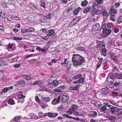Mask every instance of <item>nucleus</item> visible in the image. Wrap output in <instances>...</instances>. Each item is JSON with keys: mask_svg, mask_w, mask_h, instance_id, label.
<instances>
[{"mask_svg": "<svg viewBox=\"0 0 122 122\" xmlns=\"http://www.w3.org/2000/svg\"><path fill=\"white\" fill-rule=\"evenodd\" d=\"M61 96H59L57 98H56V100L57 102V103H59L61 100Z\"/></svg>", "mask_w": 122, "mask_h": 122, "instance_id": "nucleus-60", "label": "nucleus"}, {"mask_svg": "<svg viewBox=\"0 0 122 122\" xmlns=\"http://www.w3.org/2000/svg\"><path fill=\"white\" fill-rule=\"evenodd\" d=\"M61 80L60 78L57 77L55 80H53L52 83L54 86H56L58 84H60L61 82Z\"/></svg>", "mask_w": 122, "mask_h": 122, "instance_id": "nucleus-7", "label": "nucleus"}, {"mask_svg": "<svg viewBox=\"0 0 122 122\" xmlns=\"http://www.w3.org/2000/svg\"><path fill=\"white\" fill-rule=\"evenodd\" d=\"M46 19V17L42 15H39V21L41 22H44Z\"/></svg>", "mask_w": 122, "mask_h": 122, "instance_id": "nucleus-16", "label": "nucleus"}, {"mask_svg": "<svg viewBox=\"0 0 122 122\" xmlns=\"http://www.w3.org/2000/svg\"><path fill=\"white\" fill-rule=\"evenodd\" d=\"M39 51H41L43 52H44L46 51L45 49L41 48L40 47H39Z\"/></svg>", "mask_w": 122, "mask_h": 122, "instance_id": "nucleus-53", "label": "nucleus"}, {"mask_svg": "<svg viewBox=\"0 0 122 122\" xmlns=\"http://www.w3.org/2000/svg\"><path fill=\"white\" fill-rule=\"evenodd\" d=\"M114 32L115 33H117L119 31V29L117 28H114Z\"/></svg>", "mask_w": 122, "mask_h": 122, "instance_id": "nucleus-54", "label": "nucleus"}, {"mask_svg": "<svg viewBox=\"0 0 122 122\" xmlns=\"http://www.w3.org/2000/svg\"><path fill=\"white\" fill-rule=\"evenodd\" d=\"M119 82H115L113 84V86L112 87H110L112 88H113L115 87L116 88H118L119 87Z\"/></svg>", "mask_w": 122, "mask_h": 122, "instance_id": "nucleus-28", "label": "nucleus"}, {"mask_svg": "<svg viewBox=\"0 0 122 122\" xmlns=\"http://www.w3.org/2000/svg\"><path fill=\"white\" fill-rule=\"evenodd\" d=\"M54 31L53 30L51 29L49 30V34L50 36H52L54 33Z\"/></svg>", "mask_w": 122, "mask_h": 122, "instance_id": "nucleus-41", "label": "nucleus"}, {"mask_svg": "<svg viewBox=\"0 0 122 122\" xmlns=\"http://www.w3.org/2000/svg\"><path fill=\"white\" fill-rule=\"evenodd\" d=\"M112 94L115 96H119L118 93L117 92H116L115 91H112Z\"/></svg>", "mask_w": 122, "mask_h": 122, "instance_id": "nucleus-44", "label": "nucleus"}, {"mask_svg": "<svg viewBox=\"0 0 122 122\" xmlns=\"http://www.w3.org/2000/svg\"><path fill=\"white\" fill-rule=\"evenodd\" d=\"M81 19V18L80 17L78 16L75 17L69 24V26L71 27L75 25Z\"/></svg>", "mask_w": 122, "mask_h": 122, "instance_id": "nucleus-2", "label": "nucleus"}, {"mask_svg": "<svg viewBox=\"0 0 122 122\" xmlns=\"http://www.w3.org/2000/svg\"><path fill=\"white\" fill-rule=\"evenodd\" d=\"M116 55V54L115 53L113 52H111L110 53V56L112 58L117 57Z\"/></svg>", "mask_w": 122, "mask_h": 122, "instance_id": "nucleus-38", "label": "nucleus"}, {"mask_svg": "<svg viewBox=\"0 0 122 122\" xmlns=\"http://www.w3.org/2000/svg\"><path fill=\"white\" fill-rule=\"evenodd\" d=\"M12 86H10L8 87H5L1 91L0 94L2 95H3L7 91H10L12 89Z\"/></svg>", "mask_w": 122, "mask_h": 122, "instance_id": "nucleus-8", "label": "nucleus"}, {"mask_svg": "<svg viewBox=\"0 0 122 122\" xmlns=\"http://www.w3.org/2000/svg\"><path fill=\"white\" fill-rule=\"evenodd\" d=\"M110 13V12L109 11V13L108 14L107 12V11L105 10H103L102 11V14L104 16H105V17H107Z\"/></svg>", "mask_w": 122, "mask_h": 122, "instance_id": "nucleus-26", "label": "nucleus"}, {"mask_svg": "<svg viewBox=\"0 0 122 122\" xmlns=\"http://www.w3.org/2000/svg\"><path fill=\"white\" fill-rule=\"evenodd\" d=\"M114 15H112L111 16V17H110V20L113 21H115V19L114 18Z\"/></svg>", "mask_w": 122, "mask_h": 122, "instance_id": "nucleus-51", "label": "nucleus"}, {"mask_svg": "<svg viewBox=\"0 0 122 122\" xmlns=\"http://www.w3.org/2000/svg\"><path fill=\"white\" fill-rule=\"evenodd\" d=\"M110 103L112 104V105H115L116 104V102H115V101H112V100H111L110 101Z\"/></svg>", "mask_w": 122, "mask_h": 122, "instance_id": "nucleus-64", "label": "nucleus"}, {"mask_svg": "<svg viewBox=\"0 0 122 122\" xmlns=\"http://www.w3.org/2000/svg\"><path fill=\"white\" fill-rule=\"evenodd\" d=\"M114 25V24L111 22H108L107 24V28H112Z\"/></svg>", "mask_w": 122, "mask_h": 122, "instance_id": "nucleus-22", "label": "nucleus"}, {"mask_svg": "<svg viewBox=\"0 0 122 122\" xmlns=\"http://www.w3.org/2000/svg\"><path fill=\"white\" fill-rule=\"evenodd\" d=\"M62 116L64 117H66L70 119H72V117L69 116L68 115L66 114H62Z\"/></svg>", "mask_w": 122, "mask_h": 122, "instance_id": "nucleus-40", "label": "nucleus"}, {"mask_svg": "<svg viewBox=\"0 0 122 122\" xmlns=\"http://www.w3.org/2000/svg\"><path fill=\"white\" fill-rule=\"evenodd\" d=\"M65 80L67 82L70 83L72 81V79H69L68 77H67L65 78Z\"/></svg>", "mask_w": 122, "mask_h": 122, "instance_id": "nucleus-50", "label": "nucleus"}, {"mask_svg": "<svg viewBox=\"0 0 122 122\" xmlns=\"http://www.w3.org/2000/svg\"><path fill=\"white\" fill-rule=\"evenodd\" d=\"M95 7V5L93 4L91 5H89L88 7V8L89 9V10H90L94 9Z\"/></svg>", "mask_w": 122, "mask_h": 122, "instance_id": "nucleus-45", "label": "nucleus"}, {"mask_svg": "<svg viewBox=\"0 0 122 122\" xmlns=\"http://www.w3.org/2000/svg\"><path fill=\"white\" fill-rule=\"evenodd\" d=\"M21 116H16L14 118V119L15 120V121L18 122V120H19L21 117Z\"/></svg>", "mask_w": 122, "mask_h": 122, "instance_id": "nucleus-47", "label": "nucleus"}, {"mask_svg": "<svg viewBox=\"0 0 122 122\" xmlns=\"http://www.w3.org/2000/svg\"><path fill=\"white\" fill-rule=\"evenodd\" d=\"M115 79H122V74L120 73L115 74Z\"/></svg>", "mask_w": 122, "mask_h": 122, "instance_id": "nucleus-19", "label": "nucleus"}, {"mask_svg": "<svg viewBox=\"0 0 122 122\" xmlns=\"http://www.w3.org/2000/svg\"><path fill=\"white\" fill-rule=\"evenodd\" d=\"M74 114V115L76 116H81L80 112L79 111H77L76 110L75 111Z\"/></svg>", "mask_w": 122, "mask_h": 122, "instance_id": "nucleus-32", "label": "nucleus"}, {"mask_svg": "<svg viewBox=\"0 0 122 122\" xmlns=\"http://www.w3.org/2000/svg\"><path fill=\"white\" fill-rule=\"evenodd\" d=\"M13 43H12L11 44H9L8 46V49L10 51H11V49L12 48V47L13 45Z\"/></svg>", "mask_w": 122, "mask_h": 122, "instance_id": "nucleus-57", "label": "nucleus"}, {"mask_svg": "<svg viewBox=\"0 0 122 122\" xmlns=\"http://www.w3.org/2000/svg\"><path fill=\"white\" fill-rule=\"evenodd\" d=\"M122 22V16H120L118 19V24Z\"/></svg>", "mask_w": 122, "mask_h": 122, "instance_id": "nucleus-46", "label": "nucleus"}, {"mask_svg": "<svg viewBox=\"0 0 122 122\" xmlns=\"http://www.w3.org/2000/svg\"><path fill=\"white\" fill-rule=\"evenodd\" d=\"M77 108V106L73 105L70 108L68 111L67 112V113L69 115H71L73 113L74 114L75 111H76Z\"/></svg>", "mask_w": 122, "mask_h": 122, "instance_id": "nucleus-5", "label": "nucleus"}, {"mask_svg": "<svg viewBox=\"0 0 122 122\" xmlns=\"http://www.w3.org/2000/svg\"><path fill=\"white\" fill-rule=\"evenodd\" d=\"M80 86V84H78L75 86H72L70 87L69 89L71 90L77 91L79 90Z\"/></svg>", "mask_w": 122, "mask_h": 122, "instance_id": "nucleus-11", "label": "nucleus"}, {"mask_svg": "<svg viewBox=\"0 0 122 122\" xmlns=\"http://www.w3.org/2000/svg\"><path fill=\"white\" fill-rule=\"evenodd\" d=\"M110 110L113 114H115L119 112L121 110V109L115 107L112 105H109Z\"/></svg>", "mask_w": 122, "mask_h": 122, "instance_id": "nucleus-3", "label": "nucleus"}, {"mask_svg": "<svg viewBox=\"0 0 122 122\" xmlns=\"http://www.w3.org/2000/svg\"><path fill=\"white\" fill-rule=\"evenodd\" d=\"M115 74H113V73H110L108 75V76L109 78L112 80H115Z\"/></svg>", "mask_w": 122, "mask_h": 122, "instance_id": "nucleus-24", "label": "nucleus"}, {"mask_svg": "<svg viewBox=\"0 0 122 122\" xmlns=\"http://www.w3.org/2000/svg\"><path fill=\"white\" fill-rule=\"evenodd\" d=\"M81 8L80 7H78L76 8L74 10L73 12L74 15H77L78 14L80 10H81Z\"/></svg>", "mask_w": 122, "mask_h": 122, "instance_id": "nucleus-17", "label": "nucleus"}, {"mask_svg": "<svg viewBox=\"0 0 122 122\" xmlns=\"http://www.w3.org/2000/svg\"><path fill=\"white\" fill-rule=\"evenodd\" d=\"M58 109L59 110H61L64 109V108L63 107V106L62 105H61V106H59L58 107Z\"/></svg>", "mask_w": 122, "mask_h": 122, "instance_id": "nucleus-62", "label": "nucleus"}, {"mask_svg": "<svg viewBox=\"0 0 122 122\" xmlns=\"http://www.w3.org/2000/svg\"><path fill=\"white\" fill-rule=\"evenodd\" d=\"M18 98L20 99H22L24 98L25 97V96L23 95L22 93L20 92L19 93V95L18 96Z\"/></svg>", "mask_w": 122, "mask_h": 122, "instance_id": "nucleus-39", "label": "nucleus"}, {"mask_svg": "<svg viewBox=\"0 0 122 122\" xmlns=\"http://www.w3.org/2000/svg\"><path fill=\"white\" fill-rule=\"evenodd\" d=\"M109 61H106L105 63L103 64L104 65V67H105L107 66L108 63Z\"/></svg>", "mask_w": 122, "mask_h": 122, "instance_id": "nucleus-59", "label": "nucleus"}, {"mask_svg": "<svg viewBox=\"0 0 122 122\" xmlns=\"http://www.w3.org/2000/svg\"><path fill=\"white\" fill-rule=\"evenodd\" d=\"M91 113L90 115L91 116L93 117H96L97 116V113L96 111H92L91 112Z\"/></svg>", "mask_w": 122, "mask_h": 122, "instance_id": "nucleus-20", "label": "nucleus"}, {"mask_svg": "<svg viewBox=\"0 0 122 122\" xmlns=\"http://www.w3.org/2000/svg\"><path fill=\"white\" fill-rule=\"evenodd\" d=\"M100 27V25L99 23L96 24L94 26H93L92 28V30H94V31H98Z\"/></svg>", "mask_w": 122, "mask_h": 122, "instance_id": "nucleus-18", "label": "nucleus"}, {"mask_svg": "<svg viewBox=\"0 0 122 122\" xmlns=\"http://www.w3.org/2000/svg\"><path fill=\"white\" fill-rule=\"evenodd\" d=\"M109 11L110 12H111L114 15L117 14V10L116 9L114 8L113 6H112L111 7Z\"/></svg>", "mask_w": 122, "mask_h": 122, "instance_id": "nucleus-14", "label": "nucleus"}, {"mask_svg": "<svg viewBox=\"0 0 122 122\" xmlns=\"http://www.w3.org/2000/svg\"><path fill=\"white\" fill-rule=\"evenodd\" d=\"M53 104H55L57 103V102L56 100V98L54 99L51 102Z\"/></svg>", "mask_w": 122, "mask_h": 122, "instance_id": "nucleus-56", "label": "nucleus"}, {"mask_svg": "<svg viewBox=\"0 0 122 122\" xmlns=\"http://www.w3.org/2000/svg\"><path fill=\"white\" fill-rule=\"evenodd\" d=\"M84 57L78 54H74L72 58L73 65L76 66H80L86 62Z\"/></svg>", "mask_w": 122, "mask_h": 122, "instance_id": "nucleus-1", "label": "nucleus"}, {"mask_svg": "<svg viewBox=\"0 0 122 122\" xmlns=\"http://www.w3.org/2000/svg\"><path fill=\"white\" fill-rule=\"evenodd\" d=\"M101 102L99 100H96L95 105L96 106L99 107L101 105Z\"/></svg>", "mask_w": 122, "mask_h": 122, "instance_id": "nucleus-36", "label": "nucleus"}, {"mask_svg": "<svg viewBox=\"0 0 122 122\" xmlns=\"http://www.w3.org/2000/svg\"><path fill=\"white\" fill-rule=\"evenodd\" d=\"M69 99V97L66 95H63L62 96L61 98V101L63 102H66L68 101Z\"/></svg>", "mask_w": 122, "mask_h": 122, "instance_id": "nucleus-12", "label": "nucleus"}, {"mask_svg": "<svg viewBox=\"0 0 122 122\" xmlns=\"http://www.w3.org/2000/svg\"><path fill=\"white\" fill-rule=\"evenodd\" d=\"M67 60V58H65L64 59V62H62L61 63V65H63L64 64H65L66 63V61Z\"/></svg>", "mask_w": 122, "mask_h": 122, "instance_id": "nucleus-63", "label": "nucleus"}, {"mask_svg": "<svg viewBox=\"0 0 122 122\" xmlns=\"http://www.w3.org/2000/svg\"><path fill=\"white\" fill-rule=\"evenodd\" d=\"M25 82L24 81H20L16 83V84L17 85H21L22 84L25 85Z\"/></svg>", "mask_w": 122, "mask_h": 122, "instance_id": "nucleus-35", "label": "nucleus"}, {"mask_svg": "<svg viewBox=\"0 0 122 122\" xmlns=\"http://www.w3.org/2000/svg\"><path fill=\"white\" fill-rule=\"evenodd\" d=\"M14 39L15 41L19 40L20 41L22 40V38L20 37H15L14 38Z\"/></svg>", "mask_w": 122, "mask_h": 122, "instance_id": "nucleus-48", "label": "nucleus"}, {"mask_svg": "<svg viewBox=\"0 0 122 122\" xmlns=\"http://www.w3.org/2000/svg\"><path fill=\"white\" fill-rule=\"evenodd\" d=\"M96 48L98 50L105 48V46L104 44L101 41H100L99 44L97 45Z\"/></svg>", "mask_w": 122, "mask_h": 122, "instance_id": "nucleus-9", "label": "nucleus"}, {"mask_svg": "<svg viewBox=\"0 0 122 122\" xmlns=\"http://www.w3.org/2000/svg\"><path fill=\"white\" fill-rule=\"evenodd\" d=\"M89 11V9L88 8V7H86L85 9H84L83 11L84 13H86Z\"/></svg>", "mask_w": 122, "mask_h": 122, "instance_id": "nucleus-43", "label": "nucleus"}, {"mask_svg": "<svg viewBox=\"0 0 122 122\" xmlns=\"http://www.w3.org/2000/svg\"><path fill=\"white\" fill-rule=\"evenodd\" d=\"M47 116L50 118H55L58 115V113H57L49 112L47 113Z\"/></svg>", "mask_w": 122, "mask_h": 122, "instance_id": "nucleus-13", "label": "nucleus"}, {"mask_svg": "<svg viewBox=\"0 0 122 122\" xmlns=\"http://www.w3.org/2000/svg\"><path fill=\"white\" fill-rule=\"evenodd\" d=\"M41 98L44 101L46 102H48L50 101V98L49 97L46 98L42 97Z\"/></svg>", "mask_w": 122, "mask_h": 122, "instance_id": "nucleus-37", "label": "nucleus"}, {"mask_svg": "<svg viewBox=\"0 0 122 122\" xmlns=\"http://www.w3.org/2000/svg\"><path fill=\"white\" fill-rule=\"evenodd\" d=\"M107 109L106 106L104 105L102 106L100 109V111L101 112H105Z\"/></svg>", "mask_w": 122, "mask_h": 122, "instance_id": "nucleus-21", "label": "nucleus"}, {"mask_svg": "<svg viewBox=\"0 0 122 122\" xmlns=\"http://www.w3.org/2000/svg\"><path fill=\"white\" fill-rule=\"evenodd\" d=\"M121 4L119 2H117L114 5L115 7V8H117L120 6Z\"/></svg>", "mask_w": 122, "mask_h": 122, "instance_id": "nucleus-49", "label": "nucleus"}, {"mask_svg": "<svg viewBox=\"0 0 122 122\" xmlns=\"http://www.w3.org/2000/svg\"><path fill=\"white\" fill-rule=\"evenodd\" d=\"M25 78L26 80L27 81H29L31 79V77L29 75H26Z\"/></svg>", "mask_w": 122, "mask_h": 122, "instance_id": "nucleus-55", "label": "nucleus"}, {"mask_svg": "<svg viewBox=\"0 0 122 122\" xmlns=\"http://www.w3.org/2000/svg\"><path fill=\"white\" fill-rule=\"evenodd\" d=\"M25 118H26L28 120L34 119L36 118V115L33 113H30L28 116L27 117H25Z\"/></svg>", "mask_w": 122, "mask_h": 122, "instance_id": "nucleus-10", "label": "nucleus"}, {"mask_svg": "<svg viewBox=\"0 0 122 122\" xmlns=\"http://www.w3.org/2000/svg\"><path fill=\"white\" fill-rule=\"evenodd\" d=\"M8 104L10 105L14 104L15 102L14 101L12 98H10L8 100Z\"/></svg>", "mask_w": 122, "mask_h": 122, "instance_id": "nucleus-29", "label": "nucleus"}, {"mask_svg": "<svg viewBox=\"0 0 122 122\" xmlns=\"http://www.w3.org/2000/svg\"><path fill=\"white\" fill-rule=\"evenodd\" d=\"M107 24H103L102 26V28L103 30V31H104L105 30L107 29Z\"/></svg>", "mask_w": 122, "mask_h": 122, "instance_id": "nucleus-42", "label": "nucleus"}, {"mask_svg": "<svg viewBox=\"0 0 122 122\" xmlns=\"http://www.w3.org/2000/svg\"><path fill=\"white\" fill-rule=\"evenodd\" d=\"M107 50L106 48H103L101 50L100 53L101 55L102 56H104L105 57L107 55Z\"/></svg>", "mask_w": 122, "mask_h": 122, "instance_id": "nucleus-15", "label": "nucleus"}, {"mask_svg": "<svg viewBox=\"0 0 122 122\" xmlns=\"http://www.w3.org/2000/svg\"><path fill=\"white\" fill-rule=\"evenodd\" d=\"M101 64L102 63L98 62L97 63V67L96 68V69H98L100 67L101 65Z\"/></svg>", "mask_w": 122, "mask_h": 122, "instance_id": "nucleus-61", "label": "nucleus"}, {"mask_svg": "<svg viewBox=\"0 0 122 122\" xmlns=\"http://www.w3.org/2000/svg\"><path fill=\"white\" fill-rule=\"evenodd\" d=\"M112 32L111 30L107 29L104 31H103L102 35L103 38L108 37Z\"/></svg>", "mask_w": 122, "mask_h": 122, "instance_id": "nucleus-4", "label": "nucleus"}, {"mask_svg": "<svg viewBox=\"0 0 122 122\" xmlns=\"http://www.w3.org/2000/svg\"><path fill=\"white\" fill-rule=\"evenodd\" d=\"M98 92L102 93V94L106 95L109 92V90L107 88H105L100 90Z\"/></svg>", "mask_w": 122, "mask_h": 122, "instance_id": "nucleus-6", "label": "nucleus"}, {"mask_svg": "<svg viewBox=\"0 0 122 122\" xmlns=\"http://www.w3.org/2000/svg\"><path fill=\"white\" fill-rule=\"evenodd\" d=\"M79 83L83 84L84 83L85 80L84 78L83 77H82L79 79L78 80Z\"/></svg>", "mask_w": 122, "mask_h": 122, "instance_id": "nucleus-34", "label": "nucleus"}, {"mask_svg": "<svg viewBox=\"0 0 122 122\" xmlns=\"http://www.w3.org/2000/svg\"><path fill=\"white\" fill-rule=\"evenodd\" d=\"M73 7L71 6L68 7L66 10V12L69 13L70 12L73 11Z\"/></svg>", "mask_w": 122, "mask_h": 122, "instance_id": "nucleus-25", "label": "nucleus"}, {"mask_svg": "<svg viewBox=\"0 0 122 122\" xmlns=\"http://www.w3.org/2000/svg\"><path fill=\"white\" fill-rule=\"evenodd\" d=\"M92 11L94 13H95V15L96 14L97 15H98L100 13V11L97 9H94L92 10Z\"/></svg>", "mask_w": 122, "mask_h": 122, "instance_id": "nucleus-23", "label": "nucleus"}, {"mask_svg": "<svg viewBox=\"0 0 122 122\" xmlns=\"http://www.w3.org/2000/svg\"><path fill=\"white\" fill-rule=\"evenodd\" d=\"M82 76V75L81 74H79L77 75H76L73 77V78L74 79H77L81 77Z\"/></svg>", "mask_w": 122, "mask_h": 122, "instance_id": "nucleus-33", "label": "nucleus"}, {"mask_svg": "<svg viewBox=\"0 0 122 122\" xmlns=\"http://www.w3.org/2000/svg\"><path fill=\"white\" fill-rule=\"evenodd\" d=\"M52 17V15L50 14H49L47 16L46 18L47 19H51Z\"/></svg>", "mask_w": 122, "mask_h": 122, "instance_id": "nucleus-52", "label": "nucleus"}, {"mask_svg": "<svg viewBox=\"0 0 122 122\" xmlns=\"http://www.w3.org/2000/svg\"><path fill=\"white\" fill-rule=\"evenodd\" d=\"M108 120L110 122H114L115 119L114 116H111L109 117Z\"/></svg>", "mask_w": 122, "mask_h": 122, "instance_id": "nucleus-31", "label": "nucleus"}, {"mask_svg": "<svg viewBox=\"0 0 122 122\" xmlns=\"http://www.w3.org/2000/svg\"><path fill=\"white\" fill-rule=\"evenodd\" d=\"M28 31L32 32L33 31H34V29L33 28H30L28 30H27Z\"/></svg>", "mask_w": 122, "mask_h": 122, "instance_id": "nucleus-58", "label": "nucleus"}, {"mask_svg": "<svg viewBox=\"0 0 122 122\" xmlns=\"http://www.w3.org/2000/svg\"><path fill=\"white\" fill-rule=\"evenodd\" d=\"M88 2L86 0L82 1L81 3V5L82 6H86L88 4Z\"/></svg>", "mask_w": 122, "mask_h": 122, "instance_id": "nucleus-27", "label": "nucleus"}, {"mask_svg": "<svg viewBox=\"0 0 122 122\" xmlns=\"http://www.w3.org/2000/svg\"><path fill=\"white\" fill-rule=\"evenodd\" d=\"M76 50L78 51H85V48L81 46H79L76 48Z\"/></svg>", "mask_w": 122, "mask_h": 122, "instance_id": "nucleus-30", "label": "nucleus"}]
</instances>
